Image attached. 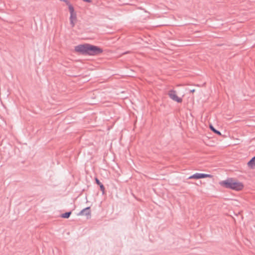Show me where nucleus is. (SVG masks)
<instances>
[{
	"mask_svg": "<svg viewBox=\"0 0 255 255\" xmlns=\"http://www.w3.org/2000/svg\"><path fill=\"white\" fill-rule=\"evenodd\" d=\"M75 52L83 55H98L103 51L98 46L90 44H80L75 47Z\"/></svg>",
	"mask_w": 255,
	"mask_h": 255,
	"instance_id": "nucleus-1",
	"label": "nucleus"
},
{
	"mask_svg": "<svg viewBox=\"0 0 255 255\" xmlns=\"http://www.w3.org/2000/svg\"><path fill=\"white\" fill-rule=\"evenodd\" d=\"M220 185L228 189H231L236 191L242 190L244 185L242 183L237 182L233 178H228L226 180L222 181L220 183Z\"/></svg>",
	"mask_w": 255,
	"mask_h": 255,
	"instance_id": "nucleus-2",
	"label": "nucleus"
},
{
	"mask_svg": "<svg viewBox=\"0 0 255 255\" xmlns=\"http://www.w3.org/2000/svg\"><path fill=\"white\" fill-rule=\"evenodd\" d=\"M168 95L172 100L177 103H180L182 102V99L177 96L176 91L174 90H170L168 92Z\"/></svg>",
	"mask_w": 255,
	"mask_h": 255,
	"instance_id": "nucleus-3",
	"label": "nucleus"
},
{
	"mask_svg": "<svg viewBox=\"0 0 255 255\" xmlns=\"http://www.w3.org/2000/svg\"><path fill=\"white\" fill-rule=\"evenodd\" d=\"M212 177V175L211 174H204V173H196L190 177H189L188 179H201V178H204L206 177H210L211 178Z\"/></svg>",
	"mask_w": 255,
	"mask_h": 255,
	"instance_id": "nucleus-4",
	"label": "nucleus"
},
{
	"mask_svg": "<svg viewBox=\"0 0 255 255\" xmlns=\"http://www.w3.org/2000/svg\"><path fill=\"white\" fill-rule=\"evenodd\" d=\"M91 210H90V207H88L85 208L83 209V210H82L78 214V216L85 215V216H87V218H88L89 216V217L91 216Z\"/></svg>",
	"mask_w": 255,
	"mask_h": 255,
	"instance_id": "nucleus-5",
	"label": "nucleus"
},
{
	"mask_svg": "<svg viewBox=\"0 0 255 255\" xmlns=\"http://www.w3.org/2000/svg\"><path fill=\"white\" fill-rule=\"evenodd\" d=\"M77 20V15L76 13H70V21L71 26L73 27L75 26V22Z\"/></svg>",
	"mask_w": 255,
	"mask_h": 255,
	"instance_id": "nucleus-6",
	"label": "nucleus"
},
{
	"mask_svg": "<svg viewBox=\"0 0 255 255\" xmlns=\"http://www.w3.org/2000/svg\"><path fill=\"white\" fill-rule=\"evenodd\" d=\"M247 165L250 169H255V156L248 162Z\"/></svg>",
	"mask_w": 255,
	"mask_h": 255,
	"instance_id": "nucleus-7",
	"label": "nucleus"
},
{
	"mask_svg": "<svg viewBox=\"0 0 255 255\" xmlns=\"http://www.w3.org/2000/svg\"><path fill=\"white\" fill-rule=\"evenodd\" d=\"M96 183L100 186V190L103 192V193L104 194L105 192V187L103 184L100 181V180L97 178H95Z\"/></svg>",
	"mask_w": 255,
	"mask_h": 255,
	"instance_id": "nucleus-8",
	"label": "nucleus"
},
{
	"mask_svg": "<svg viewBox=\"0 0 255 255\" xmlns=\"http://www.w3.org/2000/svg\"><path fill=\"white\" fill-rule=\"evenodd\" d=\"M209 128H210V129L213 131L215 133L219 135H221L222 134L221 133V132L217 129H216L212 125H210L209 126Z\"/></svg>",
	"mask_w": 255,
	"mask_h": 255,
	"instance_id": "nucleus-9",
	"label": "nucleus"
},
{
	"mask_svg": "<svg viewBox=\"0 0 255 255\" xmlns=\"http://www.w3.org/2000/svg\"><path fill=\"white\" fill-rule=\"evenodd\" d=\"M72 212L71 211L66 212L64 214H62L61 215V217L63 218L68 219L69 218Z\"/></svg>",
	"mask_w": 255,
	"mask_h": 255,
	"instance_id": "nucleus-10",
	"label": "nucleus"
},
{
	"mask_svg": "<svg viewBox=\"0 0 255 255\" xmlns=\"http://www.w3.org/2000/svg\"><path fill=\"white\" fill-rule=\"evenodd\" d=\"M68 7L70 13L75 12L73 6L71 4H69Z\"/></svg>",
	"mask_w": 255,
	"mask_h": 255,
	"instance_id": "nucleus-11",
	"label": "nucleus"
},
{
	"mask_svg": "<svg viewBox=\"0 0 255 255\" xmlns=\"http://www.w3.org/2000/svg\"><path fill=\"white\" fill-rule=\"evenodd\" d=\"M63 1H64L68 6L69 5V4H70L69 1L67 0H63Z\"/></svg>",
	"mask_w": 255,
	"mask_h": 255,
	"instance_id": "nucleus-12",
	"label": "nucleus"
},
{
	"mask_svg": "<svg viewBox=\"0 0 255 255\" xmlns=\"http://www.w3.org/2000/svg\"><path fill=\"white\" fill-rule=\"evenodd\" d=\"M63 1H64L68 6L69 5V4H70L69 1L67 0H63Z\"/></svg>",
	"mask_w": 255,
	"mask_h": 255,
	"instance_id": "nucleus-13",
	"label": "nucleus"
},
{
	"mask_svg": "<svg viewBox=\"0 0 255 255\" xmlns=\"http://www.w3.org/2000/svg\"><path fill=\"white\" fill-rule=\"evenodd\" d=\"M84 1L87 2H90L92 1V0H83Z\"/></svg>",
	"mask_w": 255,
	"mask_h": 255,
	"instance_id": "nucleus-14",
	"label": "nucleus"
},
{
	"mask_svg": "<svg viewBox=\"0 0 255 255\" xmlns=\"http://www.w3.org/2000/svg\"><path fill=\"white\" fill-rule=\"evenodd\" d=\"M195 89H193V90H190V93H194L195 92Z\"/></svg>",
	"mask_w": 255,
	"mask_h": 255,
	"instance_id": "nucleus-15",
	"label": "nucleus"
}]
</instances>
